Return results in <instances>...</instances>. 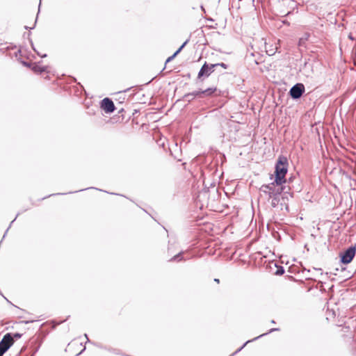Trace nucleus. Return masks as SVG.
<instances>
[{"label":"nucleus","instance_id":"17","mask_svg":"<svg viewBox=\"0 0 356 356\" xmlns=\"http://www.w3.org/2000/svg\"><path fill=\"white\" fill-rule=\"evenodd\" d=\"M276 52V50L274 48H270V49H267L266 48V53L269 55V56H273L275 54Z\"/></svg>","mask_w":356,"mask_h":356},{"label":"nucleus","instance_id":"13","mask_svg":"<svg viewBox=\"0 0 356 356\" xmlns=\"http://www.w3.org/2000/svg\"><path fill=\"white\" fill-rule=\"evenodd\" d=\"M216 90V88H207V90H201V92L202 94H206L207 95H209L212 94L213 92H215Z\"/></svg>","mask_w":356,"mask_h":356},{"label":"nucleus","instance_id":"14","mask_svg":"<svg viewBox=\"0 0 356 356\" xmlns=\"http://www.w3.org/2000/svg\"><path fill=\"white\" fill-rule=\"evenodd\" d=\"M270 198H272V201H271L272 207H275L278 204V202H279V196H273Z\"/></svg>","mask_w":356,"mask_h":356},{"label":"nucleus","instance_id":"12","mask_svg":"<svg viewBox=\"0 0 356 356\" xmlns=\"http://www.w3.org/2000/svg\"><path fill=\"white\" fill-rule=\"evenodd\" d=\"M200 94H202L201 92V90H200V91H195V92H193L191 93H188V94L186 95L185 97L186 99H188V100H190L191 99H193L195 97L200 95Z\"/></svg>","mask_w":356,"mask_h":356},{"label":"nucleus","instance_id":"4","mask_svg":"<svg viewBox=\"0 0 356 356\" xmlns=\"http://www.w3.org/2000/svg\"><path fill=\"white\" fill-rule=\"evenodd\" d=\"M305 92L304 85L302 83H296L290 90V95L293 99L300 98Z\"/></svg>","mask_w":356,"mask_h":356},{"label":"nucleus","instance_id":"19","mask_svg":"<svg viewBox=\"0 0 356 356\" xmlns=\"http://www.w3.org/2000/svg\"><path fill=\"white\" fill-rule=\"evenodd\" d=\"M284 273V270L282 267H281L280 269H278L276 272L277 275H282Z\"/></svg>","mask_w":356,"mask_h":356},{"label":"nucleus","instance_id":"8","mask_svg":"<svg viewBox=\"0 0 356 356\" xmlns=\"http://www.w3.org/2000/svg\"><path fill=\"white\" fill-rule=\"evenodd\" d=\"M274 182V196H279V195L284 190V187L282 186V184H277L275 181Z\"/></svg>","mask_w":356,"mask_h":356},{"label":"nucleus","instance_id":"2","mask_svg":"<svg viewBox=\"0 0 356 356\" xmlns=\"http://www.w3.org/2000/svg\"><path fill=\"white\" fill-rule=\"evenodd\" d=\"M355 247L350 246L341 254V261L345 264L350 263L355 255Z\"/></svg>","mask_w":356,"mask_h":356},{"label":"nucleus","instance_id":"18","mask_svg":"<svg viewBox=\"0 0 356 356\" xmlns=\"http://www.w3.org/2000/svg\"><path fill=\"white\" fill-rule=\"evenodd\" d=\"M12 335H13V340L15 339H19L22 337V334H19V333H15L14 334H12Z\"/></svg>","mask_w":356,"mask_h":356},{"label":"nucleus","instance_id":"20","mask_svg":"<svg viewBox=\"0 0 356 356\" xmlns=\"http://www.w3.org/2000/svg\"><path fill=\"white\" fill-rule=\"evenodd\" d=\"M216 66L220 65V66L222 67H223V68H225V69H226V68H227V65H226V64H225V63H216Z\"/></svg>","mask_w":356,"mask_h":356},{"label":"nucleus","instance_id":"1","mask_svg":"<svg viewBox=\"0 0 356 356\" xmlns=\"http://www.w3.org/2000/svg\"><path fill=\"white\" fill-rule=\"evenodd\" d=\"M288 160L284 156H280L275 165V181L277 184L286 182L285 175L287 172Z\"/></svg>","mask_w":356,"mask_h":356},{"label":"nucleus","instance_id":"21","mask_svg":"<svg viewBox=\"0 0 356 356\" xmlns=\"http://www.w3.org/2000/svg\"><path fill=\"white\" fill-rule=\"evenodd\" d=\"M6 353L2 348H0V356H3V355Z\"/></svg>","mask_w":356,"mask_h":356},{"label":"nucleus","instance_id":"5","mask_svg":"<svg viewBox=\"0 0 356 356\" xmlns=\"http://www.w3.org/2000/svg\"><path fill=\"white\" fill-rule=\"evenodd\" d=\"M101 108L106 113H111L115 111V105L111 99L108 97L104 98L101 102Z\"/></svg>","mask_w":356,"mask_h":356},{"label":"nucleus","instance_id":"9","mask_svg":"<svg viewBox=\"0 0 356 356\" xmlns=\"http://www.w3.org/2000/svg\"><path fill=\"white\" fill-rule=\"evenodd\" d=\"M302 73L307 77L310 76L312 73V66L308 65L307 63L305 64L304 67L302 70Z\"/></svg>","mask_w":356,"mask_h":356},{"label":"nucleus","instance_id":"24","mask_svg":"<svg viewBox=\"0 0 356 356\" xmlns=\"http://www.w3.org/2000/svg\"><path fill=\"white\" fill-rule=\"evenodd\" d=\"M85 337H86V338L87 339L88 341H89V339H88V336H87V334H85Z\"/></svg>","mask_w":356,"mask_h":356},{"label":"nucleus","instance_id":"3","mask_svg":"<svg viewBox=\"0 0 356 356\" xmlns=\"http://www.w3.org/2000/svg\"><path fill=\"white\" fill-rule=\"evenodd\" d=\"M14 340L11 333H7L4 335L0 341V348L4 351H7L10 347L13 344Z\"/></svg>","mask_w":356,"mask_h":356},{"label":"nucleus","instance_id":"16","mask_svg":"<svg viewBox=\"0 0 356 356\" xmlns=\"http://www.w3.org/2000/svg\"><path fill=\"white\" fill-rule=\"evenodd\" d=\"M181 254H182V252H179V254L175 255L174 257H172L171 260L178 261L182 260L183 258L181 257Z\"/></svg>","mask_w":356,"mask_h":356},{"label":"nucleus","instance_id":"7","mask_svg":"<svg viewBox=\"0 0 356 356\" xmlns=\"http://www.w3.org/2000/svg\"><path fill=\"white\" fill-rule=\"evenodd\" d=\"M260 191L268 195L269 197L274 196V182L261 186Z\"/></svg>","mask_w":356,"mask_h":356},{"label":"nucleus","instance_id":"6","mask_svg":"<svg viewBox=\"0 0 356 356\" xmlns=\"http://www.w3.org/2000/svg\"><path fill=\"white\" fill-rule=\"evenodd\" d=\"M216 67V65L211 64V65H209L207 64V63H205L198 73V78H200L203 76H209L213 72V69Z\"/></svg>","mask_w":356,"mask_h":356},{"label":"nucleus","instance_id":"25","mask_svg":"<svg viewBox=\"0 0 356 356\" xmlns=\"http://www.w3.org/2000/svg\"><path fill=\"white\" fill-rule=\"evenodd\" d=\"M271 323H275V321L273 320V321H271Z\"/></svg>","mask_w":356,"mask_h":356},{"label":"nucleus","instance_id":"11","mask_svg":"<svg viewBox=\"0 0 356 356\" xmlns=\"http://www.w3.org/2000/svg\"><path fill=\"white\" fill-rule=\"evenodd\" d=\"M187 42H188L187 40L186 42H184L183 43V44L174 53L173 55H172L171 56L168 57V59L166 60L165 63H168V62L171 61L172 60H173L174 58L181 51V50L186 44Z\"/></svg>","mask_w":356,"mask_h":356},{"label":"nucleus","instance_id":"10","mask_svg":"<svg viewBox=\"0 0 356 356\" xmlns=\"http://www.w3.org/2000/svg\"><path fill=\"white\" fill-rule=\"evenodd\" d=\"M268 334V332H267V333L262 334H261V335H259V336H258V337H257L254 338L252 340H248V341H246V342H245V343H244V344H243V345L240 348H238V350H236V351H235V352H234V353L231 356H232V355H235V354L238 353V352H240V351H241V350H242V349H243V348H244V347H245V346L248 343H250V342H251V341H252L257 340V339H259V338H260V337H263V336H264V335H266V334Z\"/></svg>","mask_w":356,"mask_h":356},{"label":"nucleus","instance_id":"23","mask_svg":"<svg viewBox=\"0 0 356 356\" xmlns=\"http://www.w3.org/2000/svg\"><path fill=\"white\" fill-rule=\"evenodd\" d=\"M214 281L218 282V283L219 282V280L218 279H215Z\"/></svg>","mask_w":356,"mask_h":356},{"label":"nucleus","instance_id":"22","mask_svg":"<svg viewBox=\"0 0 356 356\" xmlns=\"http://www.w3.org/2000/svg\"><path fill=\"white\" fill-rule=\"evenodd\" d=\"M277 330H279L278 328H272V329L270 330L269 332H273L274 331H277Z\"/></svg>","mask_w":356,"mask_h":356},{"label":"nucleus","instance_id":"26","mask_svg":"<svg viewBox=\"0 0 356 356\" xmlns=\"http://www.w3.org/2000/svg\"><path fill=\"white\" fill-rule=\"evenodd\" d=\"M42 58L46 56V54H44L43 56H41Z\"/></svg>","mask_w":356,"mask_h":356},{"label":"nucleus","instance_id":"15","mask_svg":"<svg viewBox=\"0 0 356 356\" xmlns=\"http://www.w3.org/2000/svg\"><path fill=\"white\" fill-rule=\"evenodd\" d=\"M33 70L36 72H44L46 70V67H40V66H35L33 68Z\"/></svg>","mask_w":356,"mask_h":356}]
</instances>
